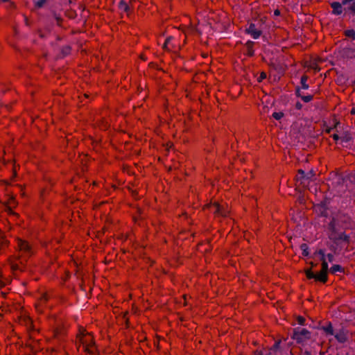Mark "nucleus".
Segmentation results:
<instances>
[{
  "label": "nucleus",
  "instance_id": "obj_1",
  "mask_svg": "<svg viewBox=\"0 0 355 355\" xmlns=\"http://www.w3.org/2000/svg\"><path fill=\"white\" fill-rule=\"evenodd\" d=\"M348 219L346 216H343L341 219L340 217H334L330 222L328 234L331 240L334 241H348L346 235L343 232V229L348 227L346 224V220Z\"/></svg>",
  "mask_w": 355,
  "mask_h": 355
},
{
  "label": "nucleus",
  "instance_id": "obj_2",
  "mask_svg": "<svg viewBox=\"0 0 355 355\" xmlns=\"http://www.w3.org/2000/svg\"><path fill=\"white\" fill-rule=\"evenodd\" d=\"M322 261L321 271L315 274V279L324 282L327 280V273L329 270V262L334 261V254L331 252L326 253L324 250H319L314 252L313 258H318Z\"/></svg>",
  "mask_w": 355,
  "mask_h": 355
},
{
  "label": "nucleus",
  "instance_id": "obj_3",
  "mask_svg": "<svg viewBox=\"0 0 355 355\" xmlns=\"http://www.w3.org/2000/svg\"><path fill=\"white\" fill-rule=\"evenodd\" d=\"M19 252L12 256L10 259V264L13 272L22 270L30 250V245H19Z\"/></svg>",
  "mask_w": 355,
  "mask_h": 355
},
{
  "label": "nucleus",
  "instance_id": "obj_4",
  "mask_svg": "<svg viewBox=\"0 0 355 355\" xmlns=\"http://www.w3.org/2000/svg\"><path fill=\"white\" fill-rule=\"evenodd\" d=\"M307 76H302L300 78V86H297L295 88V94L297 97L302 98V100L305 103H309L313 99L312 95H304L302 90L308 89L309 86L306 83Z\"/></svg>",
  "mask_w": 355,
  "mask_h": 355
},
{
  "label": "nucleus",
  "instance_id": "obj_5",
  "mask_svg": "<svg viewBox=\"0 0 355 355\" xmlns=\"http://www.w3.org/2000/svg\"><path fill=\"white\" fill-rule=\"evenodd\" d=\"M79 341L85 351L90 354L94 353L96 347L93 343V337L90 334L83 333L82 336H79Z\"/></svg>",
  "mask_w": 355,
  "mask_h": 355
},
{
  "label": "nucleus",
  "instance_id": "obj_6",
  "mask_svg": "<svg viewBox=\"0 0 355 355\" xmlns=\"http://www.w3.org/2000/svg\"><path fill=\"white\" fill-rule=\"evenodd\" d=\"M311 332L302 327L295 328L293 331V338L299 343H302L309 340Z\"/></svg>",
  "mask_w": 355,
  "mask_h": 355
},
{
  "label": "nucleus",
  "instance_id": "obj_7",
  "mask_svg": "<svg viewBox=\"0 0 355 355\" xmlns=\"http://www.w3.org/2000/svg\"><path fill=\"white\" fill-rule=\"evenodd\" d=\"M284 344V345H286V340L284 339V340H278L276 341L274 344L272 348L271 349H263L262 350H257L254 352L255 355H272V354L275 352H277V350L280 349L282 348V345Z\"/></svg>",
  "mask_w": 355,
  "mask_h": 355
},
{
  "label": "nucleus",
  "instance_id": "obj_8",
  "mask_svg": "<svg viewBox=\"0 0 355 355\" xmlns=\"http://www.w3.org/2000/svg\"><path fill=\"white\" fill-rule=\"evenodd\" d=\"M312 172L309 173L305 175L303 170L300 169L298 171V175L296 178L297 182L300 183V184L303 185V187H306L309 182V180L313 176Z\"/></svg>",
  "mask_w": 355,
  "mask_h": 355
},
{
  "label": "nucleus",
  "instance_id": "obj_9",
  "mask_svg": "<svg viewBox=\"0 0 355 355\" xmlns=\"http://www.w3.org/2000/svg\"><path fill=\"white\" fill-rule=\"evenodd\" d=\"M246 32L250 35L254 39L259 38L261 35V31L257 28L254 24L251 23L246 28Z\"/></svg>",
  "mask_w": 355,
  "mask_h": 355
},
{
  "label": "nucleus",
  "instance_id": "obj_10",
  "mask_svg": "<svg viewBox=\"0 0 355 355\" xmlns=\"http://www.w3.org/2000/svg\"><path fill=\"white\" fill-rule=\"evenodd\" d=\"M210 210L218 216H226L228 211L225 210L218 203L215 202L210 206Z\"/></svg>",
  "mask_w": 355,
  "mask_h": 355
},
{
  "label": "nucleus",
  "instance_id": "obj_11",
  "mask_svg": "<svg viewBox=\"0 0 355 355\" xmlns=\"http://www.w3.org/2000/svg\"><path fill=\"white\" fill-rule=\"evenodd\" d=\"M345 12L355 15V0H341Z\"/></svg>",
  "mask_w": 355,
  "mask_h": 355
},
{
  "label": "nucleus",
  "instance_id": "obj_12",
  "mask_svg": "<svg viewBox=\"0 0 355 355\" xmlns=\"http://www.w3.org/2000/svg\"><path fill=\"white\" fill-rule=\"evenodd\" d=\"M331 6L333 9L332 12L334 15H340L343 12V11H345L344 6H343L342 1L341 2H337V1L332 2L331 3Z\"/></svg>",
  "mask_w": 355,
  "mask_h": 355
},
{
  "label": "nucleus",
  "instance_id": "obj_13",
  "mask_svg": "<svg viewBox=\"0 0 355 355\" xmlns=\"http://www.w3.org/2000/svg\"><path fill=\"white\" fill-rule=\"evenodd\" d=\"M277 137L279 141L282 142L284 148H287L288 146V141H287V137H286V132L285 130H280L277 134Z\"/></svg>",
  "mask_w": 355,
  "mask_h": 355
},
{
  "label": "nucleus",
  "instance_id": "obj_14",
  "mask_svg": "<svg viewBox=\"0 0 355 355\" xmlns=\"http://www.w3.org/2000/svg\"><path fill=\"white\" fill-rule=\"evenodd\" d=\"M334 335L336 340L340 343H345L347 340V334L344 329L340 330Z\"/></svg>",
  "mask_w": 355,
  "mask_h": 355
},
{
  "label": "nucleus",
  "instance_id": "obj_15",
  "mask_svg": "<svg viewBox=\"0 0 355 355\" xmlns=\"http://www.w3.org/2000/svg\"><path fill=\"white\" fill-rule=\"evenodd\" d=\"M254 42L252 41H248L245 43V53L248 56H253L254 55Z\"/></svg>",
  "mask_w": 355,
  "mask_h": 355
},
{
  "label": "nucleus",
  "instance_id": "obj_16",
  "mask_svg": "<svg viewBox=\"0 0 355 355\" xmlns=\"http://www.w3.org/2000/svg\"><path fill=\"white\" fill-rule=\"evenodd\" d=\"M119 8L123 11V12H125L126 13H128L130 8L129 7V6L128 5V3L124 1L123 0H121L119 3Z\"/></svg>",
  "mask_w": 355,
  "mask_h": 355
},
{
  "label": "nucleus",
  "instance_id": "obj_17",
  "mask_svg": "<svg viewBox=\"0 0 355 355\" xmlns=\"http://www.w3.org/2000/svg\"><path fill=\"white\" fill-rule=\"evenodd\" d=\"M47 300H48L47 295L43 294L40 299L38 305H37V309L39 311H41L40 307L42 306L47 302Z\"/></svg>",
  "mask_w": 355,
  "mask_h": 355
},
{
  "label": "nucleus",
  "instance_id": "obj_18",
  "mask_svg": "<svg viewBox=\"0 0 355 355\" xmlns=\"http://www.w3.org/2000/svg\"><path fill=\"white\" fill-rule=\"evenodd\" d=\"M8 211L10 213V214H14L12 211V207H15V205H16V201L15 200V198H11L8 200Z\"/></svg>",
  "mask_w": 355,
  "mask_h": 355
},
{
  "label": "nucleus",
  "instance_id": "obj_19",
  "mask_svg": "<svg viewBox=\"0 0 355 355\" xmlns=\"http://www.w3.org/2000/svg\"><path fill=\"white\" fill-rule=\"evenodd\" d=\"M351 139L352 137L350 134L345 132L340 136V142L342 144L348 143L351 140Z\"/></svg>",
  "mask_w": 355,
  "mask_h": 355
},
{
  "label": "nucleus",
  "instance_id": "obj_20",
  "mask_svg": "<svg viewBox=\"0 0 355 355\" xmlns=\"http://www.w3.org/2000/svg\"><path fill=\"white\" fill-rule=\"evenodd\" d=\"M343 271V268L341 266L336 264L331 266L330 268V272L333 274H336L337 272H342Z\"/></svg>",
  "mask_w": 355,
  "mask_h": 355
},
{
  "label": "nucleus",
  "instance_id": "obj_21",
  "mask_svg": "<svg viewBox=\"0 0 355 355\" xmlns=\"http://www.w3.org/2000/svg\"><path fill=\"white\" fill-rule=\"evenodd\" d=\"M322 329L327 334H334L333 327L330 323L327 326L323 327Z\"/></svg>",
  "mask_w": 355,
  "mask_h": 355
},
{
  "label": "nucleus",
  "instance_id": "obj_22",
  "mask_svg": "<svg viewBox=\"0 0 355 355\" xmlns=\"http://www.w3.org/2000/svg\"><path fill=\"white\" fill-rule=\"evenodd\" d=\"M173 40V37H168L166 40H165V42L163 45V49H165V50H171V47H170V44H171V40Z\"/></svg>",
  "mask_w": 355,
  "mask_h": 355
},
{
  "label": "nucleus",
  "instance_id": "obj_23",
  "mask_svg": "<svg viewBox=\"0 0 355 355\" xmlns=\"http://www.w3.org/2000/svg\"><path fill=\"white\" fill-rule=\"evenodd\" d=\"M284 113L282 112H274L272 114V116L273 118H275L276 120H280L282 119V117L284 116Z\"/></svg>",
  "mask_w": 355,
  "mask_h": 355
},
{
  "label": "nucleus",
  "instance_id": "obj_24",
  "mask_svg": "<svg viewBox=\"0 0 355 355\" xmlns=\"http://www.w3.org/2000/svg\"><path fill=\"white\" fill-rule=\"evenodd\" d=\"M346 36L352 38L353 40H355V31L352 29L347 30L345 31Z\"/></svg>",
  "mask_w": 355,
  "mask_h": 355
},
{
  "label": "nucleus",
  "instance_id": "obj_25",
  "mask_svg": "<svg viewBox=\"0 0 355 355\" xmlns=\"http://www.w3.org/2000/svg\"><path fill=\"white\" fill-rule=\"evenodd\" d=\"M45 2H46V0H39L35 2V6L37 8H42L44 6V4L45 3Z\"/></svg>",
  "mask_w": 355,
  "mask_h": 355
},
{
  "label": "nucleus",
  "instance_id": "obj_26",
  "mask_svg": "<svg viewBox=\"0 0 355 355\" xmlns=\"http://www.w3.org/2000/svg\"><path fill=\"white\" fill-rule=\"evenodd\" d=\"M348 180L350 182L355 184V173L349 175Z\"/></svg>",
  "mask_w": 355,
  "mask_h": 355
},
{
  "label": "nucleus",
  "instance_id": "obj_27",
  "mask_svg": "<svg viewBox=\"0 0 355 355\" xmlns=\"http://www.w3.org/2000/svg\"><path fill=\"white\" fill-rule=\"evenodd\" d=\"M297 320L298 324H300L301 325H304V324L305 319H304V317H302V316H297Z\"/></svg>",
  "mask_w": 355,
  "mask_h": 355
},
{
  "label": "nucleus",
  "instance_id": "obj_28",
  "mask_svg": "<svg viewBox=\"0 0 355 355\" xmlns=\"http://www.w3.org/2000/svg\"><path fill=\"white\" fill-rule=\"evenodd\" d=\"M266 78V73L265 72H261L257 80L259 82H261L263 80H264Z\"/></svg>",
  "mask_w": 355,
  "mask_h": 355
},
{
  "label": "nucleus",
  "instance_id": "obj_29",
  "mask_svg": "<svg viewBox=\"0 0 355 355\" xmlns=\"http://www.w3.org/2000/svg\"><path fill=\"white\" fill-rule=\"evenodd\" d=\"M55 19L56 20V23H57V25L58 26H61V23H62V18L58 15H55Z\"/></svg>",
  "mask_w": 355,
  "mask_h": 355
},
{
  "label": "nucleus",
  "instance_id": "obj_30",
  "mask_svg": "<svg viewBox=\"0 0 355 355\" xmlns=\"http://www.w3.org/2000/svg\"><path fill=\"white\" fill-rule=\"evenodd\" d=\"M315 274L312 272L311 271L307 272V277L309 278H314L315 279Z\"/></svg>",
  "mask_w": 355,
  "mask_h": 355
},
{
  "label": "nucleus",
  "instance_id": "obj_31",
  "mask_svg": "<svg viewBox=\"0 0 355 355\" xmlns=\"http://www.w3.org/2000/svg\"><path fill=\"white\" fill-rule=\"evenodd\" d=\"M303 254L304 256H306V257L309 255V252L308 251V248H305L303 249Z\"/></svg>",
  "mask_w": 355,
  "mask_h": 355
},
{
  "label": "nucleus",
  "instance_id": "obj_32",
  "mask_svg": "<svg viewBox=\"0 0 355 355\" xmlns=\"http://www.w3.org/2000/svg\"><path fill=\"white\" fill-rule=\"evenodd\" d=\"M333 138L334 140L336 141H338V140H340V137L338 136V135H333Z\"/></svg>",
  "mask_w": 355,
  "mask_h": 355
},
{
  "label": "nucleus",
  "instance_id": "obj_33",
  "mask_svg": "<svg viewBox=\"0 0 355 355\" xmlns=\"http://www.w3.org/2000/svg\"><path fill=\"white\" fill-rule=\"evenodd\" d=\"M274 14H275V15H276V16L279 15H280V11H279V10H278V9L275 10V12H274Z\"/></svg>",
  "mask_w": 355,
  "mask_h": 355
},
{
  "label": "nucleus",
  "instance_id": "obj_34",
  "mask_svg": "<svg viewBox=\"0 0 355 355\" xmlns=\"http://www.w3.org/2000/svg\"><path fill=\"white\" fill-rule=\"evenodd\" d=\"M302 104H301L300 103H296V107H297V109H298V110L301 109V108H302Z\"/></svg>",
  "mask_w": 355,
  "mask_h": 355
},
{
  "label": "nucleus",
  "instance_id": "obj_35",
  "mask_svg": "<svg viewBox=\"0 0 355 355\" xmlns=\"http://www.w3.org/2000/svg\"><path fill=\"white\" fill-rule=\"evenodd\" d=\"M351 113L353 114H355V108H352V109Z\"/></svg>",
  "mask_w": 355,
  "mask_h": 355
},
{
  "label": "nucleus",
  "instance_id": "obj_36",
  "mask_svg": "<svg viewBox=\"0 0 355 355\" xmlns=\"http://www.w3.org/2000/svg\"><path fill=\"white\" fill-rule=\"evenodd\" d=\"M1 1H3V2H8V1H10V0H1Z\"/></svg>",
  "mask_w": 355,
  "mask_h": 355
},
{
  "label": "nucleus",
  "instance_id": "obj_37",
  "mask_svg": "<svg viewBox=\"0 0 355 355\" xmlns=\"http://www.w3.org/2000/svg\"><path fill=\"white\" fill-rule=\"evenodd\" d=\"M322 214H324V209L323 211H321Z\"/></svg>",
  "mask_w": 355,
  "mask_h": 355
}]
</instances>
